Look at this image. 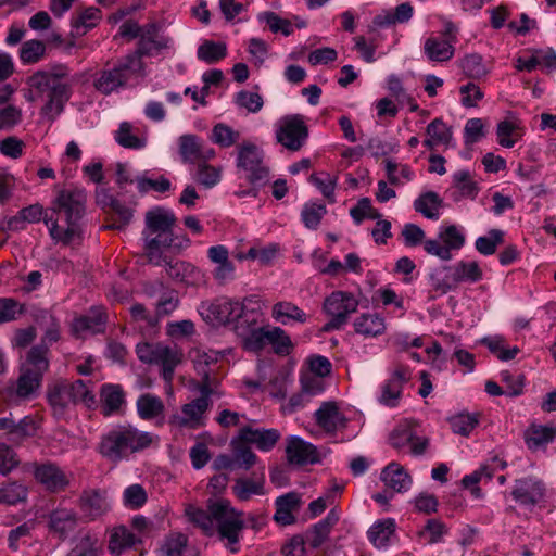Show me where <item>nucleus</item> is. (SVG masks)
<instances>
[{
	"label": "nucleus",
	"mask_w": 556,
	"mask_h": 556,
	"mask_svg": "<svg viewBox=\"0 0 556 556\" xmlns=\"http://www.w3.org/2000/svg\"><path fill=\"white\" fill-rule=\"evenodd\" d=\"M175 223L176 217L172 211L156 207L147 212L146 227L142 233L154 235L156 232H163L166 237V231H173Z\"/></svg>",
	"instance_id": "29"
},
{
	"label": "nucleus",
	"mask_w": 556,
	"mask_h": 556,
	"mask_svg": "<svg viewBox=\"0 0 556 556\" xmlns=\"http://www.w3.org/2000/svg\"><path fill=\"white\" fill-rule=\"evenodd\" d=\"M80 507L90 519H96L106 511L108 504L98 490H88L81 494Z\"/></svg>",
	"instance_id": "42"
},
{
	"label": "nucleus",
	"mask_w": 556,
	"mask_h": 556,
	"mask_svg": "<svg viewBox=\"0 0 556 556\" xmlns=\"http://www.w3.org/2000/svg\"><path fill=\"white\" fill-rule=\"evenodd\" d=\"M70 545L66 556H101L103 553L98 534L90 530L78 531L71 539Z\"/></svg>",
	"instance_id": "21"
},
{
	"label": "nucleus",
	"mask_w": 556,
	"mask_h": 556,
	"mask_svg": "<svg viewBox=\"0 0 556 556\" xmlns=\"http://www.w3.org/2000/svg\"><path fill=\"white\" fill-rule=\"evenodd\" d=\"M47 48L41 40L31 39L22 43L18 52L23 64H35L43 59Z\"/></svg>",
	"instance_id": "57"
},
{
	"label": "nucleus",
	"mask_w": 556,
	"mask_h": 556,
	"mask_svg": "<svg viewBox=\"0 0 556 556\" xmlns=\"http://www.w3.org/2000/svg\"><path fill=\"white\" fill-rule=\"evenodd\" d=\"M339 515L334 509L330 510L328 515L314 525L309 533V544L312 547H319L328 538L331 528L338 522Z\"/></svg>",
	"instance_id": "47"
},
{
	"label": "nucleus",
	"mask_w": 556,
	"mask_h": 556,
	"mask_svg": "<svg viewBox=\"0 0 556 556\" xmlns=\"http://www.w3.org/2000/svg\"><path fill=\"white\" fill-rule=\"evenodd\" d=\"M264 151L251 141H243L236 148V166L243 170L249 184L267 185L270 178Z\"/></svg>",
	"instance_id": "7"
},
{
	"label": "nucleus",
	"mask_w": 556,
	"mask_h": 556,
	"mask_svg": "<svg viewBox=\"0 0 556 556\" xmlns=\"http://www.w3.org/2000/svg\"><path fill=\"white\" fill-rule=\"evenodd\" d=\"M543 483L533 477L516 480L511 492L514 500L522 505H534L544 496Z\"/></svg>",
	"instance_id": "24"
},
{
	"label": "nucleus",
	"mask_w": 556,
	"mask_h": 556,
	"mask_svg": "<svg viewBox=\"0 0 556 556\" xmlns=\"http://www.w3.org/2000/svg\"><path fill=\"white\" fill-rule=\"evenodd\" d=\"M138 358L146 364H157L162 366V376L165 381L170 382L176 366L181 361V354L176 348L162 343H139L136 346Z\"/></svg>",
	"instance_id": "8"
},
{
	"label": "nucleus",
	"mask_w": 556,
	"mask_h": 556,
	"mask_svg": "<svg viewBox=\"0 0 556 556\" xmlns=\"http://www.w3.org/2000/svg\"><path fill=\"white\" fill-rule=\"evenodd\" d=\"M162 556H197L194 548L188 545V538L182 533H172L161 547Z\"/></svg>",
	"instance_id": "40"
},
{
	"label": "nucleus",
	"mask_w": 556,
	"mask_h": 556,
	"mask_svg": "<svg viewBox=\"0 0 556 556\" xmlns=\"http://www.w3.org/2000/svg\"><path fill=\"white\" fill-rule=\"evenodd\" d=\"M380 480L388 489L396 493L407 492L413 483L410 475L395 462L390 463L381 470Z\"/></svg>",
	"instance_id": "25"
},
{
	"label": "nucleus",
	"mask_w": 556,
	"mask_h": 556,
	"mask_svg": "<svg viewBox=\"0 0 556 556\" xmlns=\"http://www.w3.org/2000/svg\"><path fill=\"white\" fill-rule=\"evenodd\" d=\"M442 206V199L434 191H427L414 201L416 212L426 218L437 220L440 216L439 210Z\"/></svg>",
	"instance_id": "43"
},
{
	"label": "nucleus",
	"mask_w": 556,
	"mask_h": 556,
	"mask_svg": "<svg viewBox=\"0 0 556 556\" xmlns=\"http://www.w3.org/2000/svg\"><path fill=\"white\" fill-rule=\"evenodd\" d=\"M316 424L327 433H336L338 430L344 429L348 419L340 412L336 402H324L315 412Z\"/></svg>",
	"instance_id": "22"
},
{
	"label": "nucleus",
	"mask_w": 556,
	"mask_h": 556,
	"mask_svg": "<svg viewBox=\"0 0 556 556\" xmlns=\"http://www.w3.org/2000/svg\"><path fill=\"white\" fill-rule=\"evenodd\" d=\"M416 426L413 420L401 421L389 434L390 445L397 451L409 445L412 455H424L429 446V439L418 437Z\"/></svg>",
	"instance_id": "14"
},
{
	"label": "nucleus",
	"mask_w": 556,
	"mask_h": 556,
	"mask_svg": "<svg viewBox=\"0 0 556 556\" xmlns=\"http://www.w3.org/2000/svg\"><path fill=\"white\" fill-rule=\"evenodd\" d=\"M286 456L292 465L301 466L319 462L317 447L298 435L287 438Z\"/></svg>",
	"instance_id": "18"
},
{
	"label": "nucleus",
	"mask_w": 556,
	"mask_h": 556,
	"mask_svg": "<svg viewBox=\"0 0 556 556\" xmlns=\"http://www.w3.org/2000/svg\"><path fill=\"white\" fill-rule=\"evenodd\" d=\"M200 396L182 405L180 415H173L169 422L180 428L195 429L204 425L206 412L212 405V383H199L197 387Z\"/></svg>",
	"instance_id": "9"
},
{
	"label": "nucleus",
	"mask_w": 556,
	"mask_h": 556,
	"mask_svg": "<svg viewBox=\"0 0 556 556\" xmlns=\"http://www.w3.org/2000/svg\"><path fill=\"white\" fill-rule=\"evenodd\" d=\"M281 438V433L274 428L244 427L239 432V439L243 443L253 444L262 452L271 451Z\"/></svg>",
	"instance_id": "20"
},
{
	"label": "nucleus",
	"mask_w": 556,
	"mask_h": 556,
	"mask_svg": "<svg viewBox=\"0 0 556 556\" xmlns=\"http://www.w3.org/2000/svg\"><path fill=\"white\" fill-rule=\"evenodd\" d=\"M452 270L457 286L460 283H476L483 277L482 269L473 261H459L452 265Z\"/></svg>",
	"instance_id": "44"
},
{
	"label": "nucleus",
	"mask_w": 556,
	"mask_h": 556,
	"mask_svg": "<svg viewBox=\"0 0 556 556\" xmlns=\"http://www.w3.org/2000/svg\"><path fill=\"white\" fill-rule=\"evenodd\" d=\"M262 324V314L256 309H248L244 305L242 306V313L236 316L232 321V328L236 334L242 339L247 337L250 330L256 325Z\"/></svg>",
	"instance_id": "46"
},
{
	"label": "nucleus",
	"mask_w": 556,
	"mask_h": 556,
	"mask_svg": "<svg viewBox=\"0 0 556 556\" xmlns=\"http://www.w3.org/2000/svg\"><path fill=\"white\" fill-rule=\"evenodd\" d=\"M105 315L101 307L91 308L87 315L80 316L73 321V331L83 336L86 332H101L105 325Z\"/></svg>",
	"instance_id": "34"
},
{
	"label": "nucleus",
	"mask_w": 556,
	"mask_h": 556,
	"mask_svg": "<svg viewBox=\"0 0 556 556\" xmlns=\"http://www.w3.org/2000/svg\"><path fill=\"white\" fill-rule=\"evenodd\" d=\"M504 232L500 229H491L488 236L479 237L475 247L482 255H492L495 253L498 244L503 243Z\"/></svg>",
	"instance_id": "64"
},
{
	"label": "nucleus",
	"mask_w": 556,
	"mask_h": 556,
	"mask_svg": "<svg viewBox=\"0 0 556 556\" xmlns=\"http://www.w3.org/2000/svg\"><path fill=\"white\" fill-rule=\"evenodd\" d=\"M271 326L264 327L262 324L256 325L249 331L247 337L241 339L244 350L250 352H260L267 345Z\"/></svg>",
	"instance_id": "51"
},
{
	"label": "nucleus",
	"mask_w": 556,
	"mask_h": 556,
	"mask_svg": "<svg viewBox=\"0 0 556 556\" xmlns=\"http://www.w3.org/2000/svg\"><path fill=\"white\" fill-rule=\"evenodd\" d=\"M48 368L49 361L46 357V346H33L25 363L21 366L18 378L9 381L3 388V399L10 404H20L35 397Z\"/></svg>",
	"instance_id": "3"
},
{
	"label": "nucleus",
	"mask_w": 556,
	"mask_h": 556,
	"mask_svg": "<svg viewBox=\"0 0 556 556\" xmlns=\"http://www.w3.org/2000/svg\"><path fill=\"white\" fill-rule=\"evenodd\" d=\"M273 318L282 324H304L307 320V314L301 309L298 305L288 301H280L273 305L271 308Z\"/></svg>",
	"instance_id": "33"
},
{
	"label": "nucleus",
	"mask_w": 556,
	"mask_h": 556,
	"mask_svg": "<svg viewBox=\"0 0 556 556\" xmlns=\"http://www.w3.org/2000/svg\"><path fill=\"white\" fill-rule=\"evenodd\" d=\"M208 509L214 521V531L216 530L222 541H225V547L232 554L240 549V540L242 531L245 528L243 513L237 510L228 500H208Z\"/></svg>",
	"instance_id": "5"
},
{
	"label": "nucleus",
	"mask_w": 556,
	"mask_h": 556,
	"mask_svg": "<svg viewBox=\"0 0 556 556\" xmlns=\"http://www.w3.org/2000/svg\"><path fill=\"white\" fill-rule=\"evenodd\" d=\"M101 20V11L98 8H87L73 15L71 25L78 35L86 34Z\"/></svg>",
	"instance_id": "49"
},
{
	"label": "nucleus",
	"mask_w": 556,
	"mask_h": 556,
	"mask_svg": "<svg viewBox=\"0 0 556 556\" xmlns=\"http://www.w3.org/2000/svg\"><path fill=\"white\" fill-rule=\"evenodd\" d=\"M466 242L465 233L455 225L442 228L438 239L425 240L424 249L430 254L442 261L452 260V251L460 250Z\"/></svg>",
	"instance_id": "13"
},
{
	"label": "nucleus",
	"mask_w": 556,
	"mask_h": 556,
	"mask_svg": "<svg viewBox=\"0 0 556 556\" xmlns=\"http://www.w3.org/2000/svg\"><path fill=\"white\" fill-rule=\"evenodd\" d=\"M167 275L180 282L195 283L202 278L201 271L192 264L185 261H174L166 256L163 265Z\"/></svg>",
	"instance_id": "31"
},
{
	"label": "nucleus",
	"mask_w": 556,
	"mask_h": 556,
	"mask_svg": "<svg viewBox=\"0 0 556 556\" xmlns=\"http://www.w3.org/2000/svg\"><path fill=\"white\" fill-rule=\"evenodd\" d=\"M233 495L241 502L250 501L253 495H265V476L242 477L235 480Z\"/></svg>",
	"instance_id": "30"
},
{
	"label": "nucleus",
	"mask_w": 556,
	"mask_h": 556,
	"mask_svg": "<svg viewBox=\"0 0 556 556\" xmlns=\"http://www.w3.org/2000/svg\"><path fill=\"white\" fill-rule=\"evenodd\" d=\"M326 213L327 208L323 203H305L301 212V219L306 228L317 229Z\"/></svg>",
	"instance_id": "60"
},
{
	"label": "nucleus",
	"mask_w": 556,
	"mask_h": 556,
	"mask_svg": "<svg viewBox=\"0 0 556 556\" xmlns=\"http://www.w3.org/2000/svg\"><path fill=\"white\" fill-rule=\"evenodd\" d=\"M144 75V65L137 54H127L112 66L94 75L93 87L102 94H111L125 88L134 77Z\"/></svg>",
	"instance_id": "6"
},
{
	"label": "nucleus",
	"mask_w": 556,
	"mask_h": 556,
	"mask_svg": "<svg viewBox=\"0 0 556 556\" xmlns=\"http://www.w3.org/2000/svg\"><path fill=\"white\" fill-rule=\"evenodd\" d=\"M114 138L119 146L126 149L140 150L147 146V138L135 135L131 124L127 122L119 125Z\"/></svg>",
	"instance_id": "52"
},
{
	"label": "nucleus",
	"mask_w": 556,
	"mask_h": 556,
	"mask_svg": "<svg viewBox=\"0 0 556 556\" xmlns=\"http://www.w3.org/2000/svg\"><path fill=\"white\" fill-rule=\"evenodd\" d=\"M522 135L520 121L515 116H508L496 126L497 142L504 148H513Z\"/></svg>",
	"instance_id": "35"
},
{
	"label": "nucleus",
	"mask_w": 556,
	"mask_h": 556,
	"mask_svg": "<svg viewBox=\"0 0 556 556\" xmlns=\"http://www.w3.org/2000/svg\"><path fill=\"white\" fill-rule=\"evenodd\" d=\"M34 476L47 491L52 493L61 492L70 484L68 476L53 463L36 465Z\"/></svg>",
	"instance_id": "17"
},
{
	"label": "nucleus",
	"mask_w": 556,
	"mask_h": 556,
	"mask_svg": "<svg viewBox=\"0 0 556 556\" xmlns=\"http://www.w3.org/2000/svg\"><path fill=\"white\" fill-rule=\"evenodd\" d=\"M94 383L77 379L75 381L60 380L48 386L47 401L55 418L68 416L79 404L90 408L96 405L93 394Z\"/></svg>",
	"instance_id": "4"
},
{
	"label": "nucleus",
	"mask_w": 556,
	"mask_h": 556,
	"mask_svg": "<svg viewBox=\"0 0 556 556\" xmlns=\"http://www.w3.org/2000/svg\"><path fill=\"white\" fill-rule=\"evenodd\" d=\"M202 140L193 134H186L178 138L179 155L182 163L198 164Z\"/></svg>",
	"instance_id": "45"
},
{
	"label": "nucleus",
	"mask_w": 556,
	"mask_h": 556,
	"mask_svg": "<svg viewBox=\"0 0 556 556\" xmlns=\"http://www.w3.org/2000/svg\"><path fill=\"white\" fill-rule=\"evenodd\" d=\"M308 138V128L301 114H290L277 123L276 140L290 151H299Z\"/></svg>",
	"instance_id": "12"
},
{
	"label": "nucleus",
	"mask_w": 556,
	"mask_h": 556,
	"mask_svg": "<svg viewBox=\"0 0 556 556\" xmlns=\"http://www.w3.org/2000/svg\"><path fill=\"white\" fill-rule=\"evenodd\" d=\"M70 74L68 67L64 64H53L47 70L35 72L27 78L29 92L34 93L31 100L46 98L41 108V115L54 122L63 112L65 103L72 94L71 85L63 81Z\"/></svg>",
	"instance_id": "1"
},
{
	"label": "nucleus",
	"mask_w": 556,
	"mask_h": 556,
	"mask_svg": "<svg viewBox=\"0 0 556 556\" xmlns=\"http://www.w3.org/2000/svg\"><path fill=\"white\" fill-rule=\"evenodd\" d=\"M77 522V514L71 509H55L49 516V528L61 540H65L75 531Z\"/></svg>",
	"instance_id": "28"
},
{
	"label": "nucleus",
	"mask_w": 556,
	"mask_h": 556,
	"mask_svg": "<svg viewBox=\"0 0 556 556\" xmlns=\"http://www.w3.org/2000/svg\"><path fill=\"white\" fill-rule=\"evenodd\" d=\"M369 541L378 548L387 547L395 535V522L391 518L377 521L367 532Z\"/></svg>",
	"instance_id": "38"
},
{
	"label": "nucleus",
	"mask_w": 556,
	"mask_h": 556,
	"mask_svg": "<svg viewBox=\"0 0 556 556\" xmlns=\"http://www.w3.org/2000/svg\"><path fill=\"white\" fill-rule=\"evenodd\" d=\"M102 412L105 416L116 413L124 404V392L118 384H103L100 392Z\"/></svg>",
	"instance_id": "41"
},
{
	"label": "nucleus",
	"mask_w": 556,
	"mask_h": 556,
	"mask_svg": "<svg viewBox=\"0 0 556 556\" xmlns=\"http://www.w3.org/2000/svg\"><path fill=\"white\" fill-rule=\"evenodd\" d=\"M556 438V428L546 426H532L525 435L527 446L538 450Z\"/></svg>",
	"instance_id": "50"
},
{
	"label": "nucleus",
	"mask_w": 556,
	"mask_h": 556,
	"mask_svg": "<svg viewBox=\"0 0 556 556\" xmlns=\"http://www.w3.org/2000/svg\"><path fill=\"white\" fill-rule=\"evenodd\" d=\"M87 194L84 189L68 188L59 192L55 211L65 214L66 223L78 225L86 211Z\"/></svg>",
	"instance_id": "16"
},
{
	"label": "nucleus",
	"mask_w": 556,
	"mask_h": 556,
	"mask_svg": "<svg viewBox=\"0 0 556 556\" xmlns=\"http://www.w3.org/2000/svg\"><path fill=\"white\" fill-rule=\"evenodd\" d=\"M136 405L138 415L143 420H151L164 412L162 400L150 393L140 395Z\"/></svg>",
	"instance_id": "48"
},
{
	"label": "nucleus",
	"mask_w": 556,
	"mask_h": 556,
	"mask_svg": "<svg viewBox=\"0 0 556 556\" xmlns=\"http://www.w3.org/2000/svg\"><path fill=\"white\" fill-rule=\"evenodd\" d=\"M243 304L230 298L222 296L211 302H202L199 312L204 319L213 325L232 324L236 316L242 313Z\"/></svg>",
	"instance_id": "15"
},
{
	"label": "nucleus",
	"mask_w": 556,
	"mask_h": 556,
	"mask_svg": "<svg viewBox=\"0 0 556 556\" xmlns=\"http://www.w3.org/2000/svg\"><path fill=\"white\" fill-rule=\"evenodd\" d=\"M353 327L356 333L374 338L384 333L386 321L378 313H364L355 318Z\"/></svg>",
	"instance_id": "32"
},
{
	"label": "nucleus",
	"mask_w": 556,
	"mask_h": 556,
	"mask_svg": "<svg viewBox=\"0 0 556 556\" xmlns=\"http://www.w3.org/2000/svg\"><path fill=\"white\" fill-rule=\"evenodd\" d=\"M207 256L215 264L213 277L219 285H225L235 279V265L229 260L228 249L225 245L211 247Z\"/></svg>",
	"instance_id": "23"
},
{
	"label": "nucleus",
	"mask_w": 556,
	"mask_h": 556,
	"mask_svg": "<svg viewBox=\"0 0 556 556\" xmlns=\"http://www.w3.org/2000/svg\"><path fill=\"white\" fill-rule=\"evenodd\" d=\"M139 542L140 539L126 527L119 526L111 531L108 548L113 556H121L125 551L134 547Z\"/></svg>",
	"instance_id": "36"
},
{
	"label": "nucleus",
	"mask_w": 556,
	"mask_h": 556,
	"mask_svg": "<svg viewBox=\"0 0 556 556\" xmlns=\"http://www.w3.org/2000/svg\"><path fill=\"white\" fill-rule=\"evenodd\" d=\"M454 187L458 190L459 195L455 197L458 201L460 198L475 199L478 194V185L472 180L469 170H458L453 175Z\"/></svg>",
	"instance_id": "56"
},
{
	"label": "nucleus",
	"mask_w": 556,
	"mask_h": 556,
	"mask_svg": "<svg viewBox=\"0 0 556 556\" xmlns=\"http://www.w3.org/2000/svg\"><path fill=\"white\" fill-rule=\"evenodd\" d=\"M231 444L236 468L249 470L256 463L257 456L251 447L247 445L248 443H243L242 441L236 443L232 441Z\"/></svg>",
	"instance_id": "62"
},
{
	"label": "nucleus",
	"mask_w": 556,
	"mask_h": 556,
	"mask_svg": "<svg viewBox=\"0 0 556 556\" xmlns=\"http://www.w3.org/2000/svg\"><path fill=\"white\" fill-rule=\"evenodd\" d=\"M210 139L218 147L227 149L238 143L240 132L227 124L218 123L213 127Z\"/></svg>",
	"instance_id": "53"
},
{
	"label": "nucleus",
	"mask_w": 556,
	"mask_h": 556,
	"mask_svg": "<svg viewBox=\"0 0 556 556\" xmlns=\"http://www.w3.org/2000/svg\"><path fill=\"white\" fill-rule=\"evenodd\" d=\"M159 442V437L130 425H118L101 435L97 452L110 463L127 460Z\"/></svg>",
	"instance_id": "2"
},
{
	"label": "nucleus",
	"mask_w": 556,
	"mask_h": 556,
	"mask_svg": "<svg viewBox=\"0 0 556 556\" xmlns=\"http://www.w3.org/2000/svg\"><path fill=\"white\" fill-rule=\"evenodd\" d=\"M429 282L432 290L439 294H446L447 292L455 290L457 283L455 276L453 275L452 265L440 266L434 268L429 274Z\"/></svg>",
	"instance_id": "39"
},
{
	"label": "nucleus",
	"mask_w": 556,
	"mask_h": 556,
	"mask_svg": "<svg viewBox=\"0 0 556 556\" xmlns=\"http://www.w3.org/2000/svg\"><path fill=\"white\" fill-rule=\"evenodd\" d=\"M161 26L156 23L144 25L140 31L138 48L131 54L142 56L153 55L164 48L168 47L169 39L160 34Z\"/></svg>",
	"instance_id": "19"
},
{
	"label": "nucleus",
	"mask_w": 556,
	"mask_h": 556,
	"mask_svg": "<svg viewBox=\"0 0 556 556\" xmlns=\"http://www.w3.org/2000/svg\"><path fill=\"white\" fill-rule=\"evenodd\" d=\"M358 304V300L350 292H332L324 301L323 309L331 319L324 325L323 330L329 332L341 329L350 315L356 312Z\"/></svg>",
	"instance_id": "10"
},
{
	"label": "nucleus",
	"mask_w": 556,
	"mask_h": 556,
	"mask_svg": "<svg viewBox=\"0 0 556 556\" xmlns=\"http://www.w3.org/2000/svg\"><path fill=\"white\" fill-rule=\"evenodd\" d=\"M197 55L201 61L207 64L217 63L227 55L226 43L205 40L199 46Z\"/></svg>",
	"instance_id": "54"
},
{
	"label": "nucleus",
	"mask_w": 556,
	"mask_h": 556,
	"mask_svg": "<svg viewBox=\"0 0 556 556\" xmlns=\"http://www.w3.org/2000/svg\"><path fill=\"white\" fill-rule=\"evenodd\" d=\"M222 178V168L210 165L207 163H199L197 164V170L194 173V179L197 182L205 187L206 189H211L216 186Z\"/></svg>",
	"instance_id": "58"
},
{
	"label": "nucleus",
	"mask_w": 556,
	"mask_h": 556,
	"mask_svg": "<svg viewBox=\"0 0 556 556\" xmlns=\"http://www.w3.org/2000/svg\"><path fill=\"white\" fill-rule=\"evenodd\" d=\"M144 239V254L148 262L153 265H163L167 251L179 252L187 248L190 240L186 236H174L173 231L142 233Z\"/></svg>",
	"instance_id": "11"
},
{
	"label": "nucleus",
	"mask_w": 556,
	"mask_h": 556,
	"mask_svg": "<svg viewBox=\"0 0 556 556\" xmlns=\"http://www.w3.org/2000/svg\"><path fill=\"white\" fill-rule=\"evenodd\" d=\"M186 515L192 523L199 526L206 534H213L215 519L212 517L208 504L206 505V510L188 506L186 508Z\"/></svg>",
	"instance_id": "61"
},
{
	"label": "nucleus",
	"mask_w": 556,
	"mask_h": 556,
	"mask_svg": "<svg viewBox=\"0 0 556 556\" xmlns=\"http://www.w3.org/2000/svg\"><path fill=\"white\" fill-rule=\"evenodd\" d=\"M408 369L404 366H399L382 386L379 401L387 406L394 407L401 396L403 384L408 381Z\"/></svg>",
	"instance_id": "26"
},
{
	"label": "nucleus",
	"mask_w": 556,
	"mask_h": 556,
	"mask_svg": "<svg viewBox=\"0 0 556 556\" xmlns=\"http://www.w3.org/2000/svg\"><path fill=\"white\" fill-rule=\"evenodd\" d=\"M0 430L5 432L8 440L18 443L25 438L34 435L36 427L34 419L29 416L18 421H15L11 417H2L0 418Z\"/></svg>",
	"instance_id": "27"
},
{
	"label": "nucleus",
	"mask_w": 556,
	"mask_h": 556,
	"mask_svg": "<svg viewBox=\"0 0 556 556\" xmlns=\"http://www.w3.org/2000/svg\"><path fill=\"white\" fill-rule=\"evenodd\" d=\"M218 361V353L214 351H197L194 354L193 363L199 375L202 376L200 383H211V371L208 366Z\"/></svg>",
	"instance_id": "63"
},
{
	"label": "nucleus",
	"mask_w": 556,
	"mask_h": 556,
	"mask_svg": "<svg viewBox=\"0 0 556 556\" xmlns=\"http://www.w3.org/2000/svg\"><path fill=\"white\" fill-rule=\"evenodd\" d=\"M424 52L429 61L445 62L453 58L454 47L450 39L429 37L425 41Z\"/></svg>",
	"instance_id": "37"
},
{
	"label": "nucleus",
	"mask_w": 556,
	"mask_h": 556,
	"mask_svg": "<svg viewBox=\"0 0 556 556\" xmlns=\"http://www.w3.org/2000/svg\"><path fill=\"white\" fill-rule=\"evenodd\" d=\"M460 68L467 77L472 79L483 78L490 71L488 65L483 62V58L478 53L466 55L460 61Z\"/></svg>",
	"instance_id": "55"
},
{
	"label": "nucleus",
	"mask_w": 556,
	"mask_h": 556,
	"mask_svg": "<svg viewBox=\"0 0 556 556\" xmlns=\"http://www.w3.org/2000/svg\"><path fill=\"white\" fill-rule=\"evenodd\" d=\"M338 178L331 176L328 173L312 174L309 176V182H312L323 195L328 200L329 203L336 202L334 190L337 188Z\"/></svg>",
	"instance_id": "59"
}]
</instances>
